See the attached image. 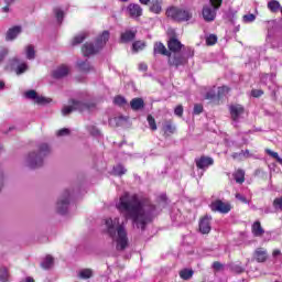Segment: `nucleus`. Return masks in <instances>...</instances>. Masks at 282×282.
Wrapping results in <instances>:
<instances>
[{
	"instance_id": "nucleus-1",
	"label": "nucleus",
	"mask_w": 282,
	"mask_h": 282,
	"mask_svg": "<svg viewBox=\"0 0 282 282\" xmlns=\"http://www.w3.org/2000/svg\"><path fill=\"white\" fill-rule=\"evenodd\" d=\"M117 210L124 215L126 219H131L137 224V228L145 230L147 224L153 221V213L156 210L155 204L149 198H142L138 194L124 192L116 204Z\"/></svg>"
},
{
	"instance_id": "nucleus-2",
	"label": "nucleus",
	"mask_w": 282,
	"mask_h": 282,
	"mask_svg": "<svg viewBox=\"0 0 282 282\" xmlns=\"http://www.w3.org/2000/svg\"><path fill=\"white\" fill-rule=\"evenodd\" d=\"M105 226L106 232L111 239H116L117 235V250H127V247L129 246V238L127 237V229H124V225H120V218H107L105 220Z\"/></svg>"
},
{
	"instance_id": "nucleus-3",
	"label": "nucleus",
	"mask_w": 282,
	"mask_h": 282,
	"mask_svg": "<svg viewBox=\"0 0 282 282\" xmlns=\"http://www.w3.org/2000/svg\"><path fill=\"white\" fill-rule=\"evenodd\" d=\"M50 153H52V150L47 143L40 144L37 153L31 152L26 159L29 169H41L43 166V158H47Z\"/></svg>"
},
{
	"instance_id": "nucleus-4",
	"label": "nucleus",
	"mask_w": 282,
	"mask_h": 282,
	"mask_svg": "<svg viewBox=\"0 0 282 282\" xmlns=\"http://www.w3.org/2000/svg\"><path fill=\"white\" fill-rule=\"evenodd\" d=\"M109 36H110L109 31H104L102 34H100L97 37L95 44L86 42L82 46V52H83L84 56H94V54H98V52H100L101 47H105V45H107V41H109Z\"/></svg>"
},
{
	"instance_id": "nucleus-5",
	"label": "nucleus",
	"mask_w": 282,
	"mask_h": 282,
	"mask_svg": "<svg viewBox=\"0 0 282 282\" xmlns=\"http://www.w3.org/2000/svg\"><path fill=\"white\" fill-rule=\"evenodd\" d=\"M165 17L171 19V21H175L176 23H186V21H191V19H193V12L177 6H170L165 10Z\"/></svg>"
},
{
	"instance_id": "nucleus-6",
	"label": "nucleus",
	"mask_w": 282,
	"mask_h": 282,
	"mask_svg": "<svg viewBox=\"0 0 282 282\" xmlns=\"http://www.w3.org/2000/svg\"><path fill=\"white\" fill-rule=\"evenodd\" d=\"M195 56V51L191 47H186V53H172L171 56H167V64L170 67H184V65H188V59Z\"/></svg>"
},
{
	"instance_id": "nucleus-7",
	"label": "nucleus",
	"mask_w": 282,
	"mask_h": 282,
	"mask_svg": "<svg viewBox=\"0 0 282 282\" xmlns=\"http://www.w3.org/2000/svg\"><path fill=\"white\" fill-rule=\"evenodd\" d=\"M209 208L212 213H220V215H228L232 210V205L221 199H216L210 203Z\"/></svg>"
},
{
	"instance_id": "nucleus-8",
	"label": "nucleus",
	"mask_w": 282,
	"mask_h": 282,
	"mask_svg": "<svg viewBox=\"0 0 282 282\" xmlns=\"http://www.w3.org/2000/svg\"><path fill=\"white\" fill-rule=\"evenodd\" d=\"M185 50L184 44L177 39V34L173 32L167 40V52H170V56L172 54H177Z\"/></svg>"
},
{
	"instance_id": "nucleus-9",
	"label": "nucleus",
	"mask_w": 282,
	"mask_h": 282,
	"mask_svg": "<svg viewBox=\"0 0 282 282\" xmlns=\"http://www.w3.org/2000/svg\"><path fill=\"white\" fill-rule=\"evenodd\" d=\"M212 221L213 216L208 214L199 218L198 230L200 235H210V230H213Z\"/></svg>"
},
{
	"instance_id": "nucleus-10",
	"label": "nucleus",
	"mask_w": 282,
	"mask_h": 282,
	"mask_svg": "<svg viewBox=\"0 0 282 282\" xmlns=\"http://www.w3.org/2000/svg\"><path fill=\"white\" fill-rule=\"evenodd\" d=\"M196 169H199L200 171H206L209 166H213L215 164V160L210 156L202 155L198 159H195Z\"/></svg>"
},
{
	"instance_id": "nucleus-11",
	"label": "nucleus",
	"mask_w": 282,
	"mask_h": 282,
	"mask_svg": "<svg viewBox=\"0 0 282 282\" xmlns=\"http://www.w3.org/2000/svg\"><path fill=\"white\" fill-rule=\"evenodd\" d=\"M69 206V191H65L62 199L57 202V213L59 215H65L67 213V207Z\"/></svg>"
},
{
	"instance_id": "nucleus-12",
	"label": "nucleus",
	"mask_w": 282,
	"mask_h": 282,
	"mask_svg": "<svg viewBox=\"0 0 282 282\" xmlns=\"http://www.w3.org/2000/svg\"><path fill=\"white\" fill-rule=\"evenodd\" d=\"M202 14L204 21H206L207 23H212V21H215V19H217V9H214L209 6H204Z\"/></svg>"
},
{
	"instance_id": "nucleus-13",
	"label": "nucleus",
	"mask_w": 282,
	"mask_h": 282,
	"mask_svg": "<svg viewBox=\"0 0 282 282\" xmlns=\"http://www.w3.org/2000/svg\"><path fill=\"white\" fill-rule=\"evenodd\" d=\"M127 12H128L130 19H140V17H142V14H143L142 7L138 3H130L127 7Z\"/></svg>"
},
{
	"instance_id": "nucleus-14",
	"label": "nucleus",
	"mask_w": 282,
	"mask_h": 282,
	"mask_svg": "<svg viewBox=\"0 0 282 282\" xmlns=\"http://www.w3.org/2000/svg\"><path fill=\"white\" fill-rule=\"evenodd\" d=\"M229 112L231 116V120H234V122H237V120H239V116H243V113L246 112V108H243V106L239 104L231 105L229 107Z\"/></svg>"
},
{
	"instance_id": "nucleus-15",
	"label": "nucleus",
	"mask_w": 282,
	"mask_h": 282,
	"mask_svg": "<svg viewBox=\"0 0 282 282\" xmlns=\"http://www.w3.org/2000/svg\"><path fill=\"white\" fill-rule=\"evenodd\" d=\"M70 105H73L75 111H79L80 113H83V111H89L91 107H95L94 104H87L74 99L70 100Z\"/></svg>"
},
{
	"instance_id": "nucleus-16",
	"label": "nucleus",
	"mask_w": 282,
	"mask_h": 282,
	"mask_svg": "<svg viewBox=\"0 0 282 282\" xmlns=\"http://www.w3.org/2000/svg\"><path fill=\"white\" fill-rule=\"evenodd\" d=\"M253 256L258 263H265L268 261V250L261 247L254 250Z\"/></svg>"
},
{
	"instance_id": "nucleus-17",
	"label": "nucleus",
	"mask_w": 282,
	"mask_h": 282,
	"mask_svg": "<svg viewBox=\"0 0 282 282\" xmlns=\"http://www.w3.org/2000/svg\"><path fill=\"white\" fill-rule=\"evenodd\" d=\"M175 124H173V120H165L162 127V131L164 133V135H166V138H169V135H173V133H175Z\"/></svg>"
},
{
	"instance_id": "nucleus-18",
	"label": "nucleus",
	"mask_w": 282,
	"mask_h": 282,
	"mask_svg": "<svg viewBox=\"0 0 282 282\" xmlns=\"http://www.w3.org/2000/svg\"><path fill=\"white\" fill-rule=\"evenodd\" d=\"M251 232L253 237H263L265 235V229L261 226V221L256 220L251 226Z\"/></svg>"
},
{
	"instance_id": "nucleus-19",
	"label": "nucleus",
	"mask_w": 282,
	"mask_h": 282,
	"mask_svg": "<svg viewBox=\"0 0 282 282\" xmlns=\"http://www.w3.org/2000/svg\"><path fill=\"white\" fill-rule=\"evenodd\" d=\"M149 12H152V14H162V0H151Z\"/></svg>"
},
{
	"instance_id": "nucleus-20",
	"label": "nucleus",
	"mask_w": 282,
	"mask_h": 282,
	"mask_svg": "<svg viewBox=\"0 0 282 282\" xmlns=\"http://www.w3.org/2000/svg\"><path fill=\"white\" fill-rule=\"evenodd\" d=\"M135 31L126 30L120 34V43H131L135 39Z\"/></svg>"
},
{
	"instance_id": "nucleus-21",
	"label": "nucleus",
	"mask_w": 282,
	"mask_h": 282,
	"mask_svg": "<svg viewBox=\"0 0 282 282\" xmlns=\"http://www.w3.org/2000/svg\"><path fill=\"white\" fill-rule=\"evenodd\" d=\"M154 54H161V56H171V52L166 48L164 43L156 42L153 48Z\"/></svg>"
},
{
	"instance_id": "nucleus-22",
	"label": "nucleus",
	"mask_w": 282,
	"mask_h": 282,
	"mask_svg": "<svg viewBox=\"0 0 282 282\" xmlns=\"http://www.w3.org/2000/svg\"><path fill=\"white\" fill-rule=\"evenodd\" d=\"M144 99L140 97H135L130 101L132 111H141V109H144Z\"/></svg>"
},
{
	"instance_id": "nucleus-23",
	"label": "nucleus",
	"mask_w": 282,
	"mask_h": 282,
	"mask_svg": "<svg viewBox=\"0 0 282 282\" xmlns=\"http://www.w3.org/2000/svg\"><path fill=\"white\" fill-rule=\"evenodd\" d=\"M69 74V67L66 65L59 66L53 72V78H65Z\"/></svg>"
},
{
	"instance_id": "nucleus-24",
	"label": "nucleus",
	"mask_w": 282,
	"mask_h": 282,
	"mask_svg": "<svg viewBox=\"0 0 282 282\" xmlns=\"http://www.w3.org/2000/svg\"><path fill=\"white\" fill-rule=\"evenodd\" d=\"M77 67L79 72H84V74H89V72H94V66L89 64V61H79L77 62Z\"/></svg>"
},
{
	"instance_id": "nucleus-25",
	"label": "nucleus",
	"mask_w": 282,
	"mask_h": 282,
	"mask_svg": "<svg viewBox=\"0 0 282 282\" xmlns=\"http://www.w3.org/2000/svg\"><path fill=\"white\" fill-rule=\"evenodd\" d=\"M21 34V26H13L7 32V41H14Z\"/></svg>"
},
{
	"instance_id": "nucleus-26",
	"label": "nucleus",
	"mask_w": 282,
	"mask_h": 282,
	"mask_svg": "<svg viewBox=\"0 0 282 282\" xmlns=\"http://www.w3.org/2000/svg\"><path fill=\"white\" fill-rule=\"evenodd\" d=\"M193 274H195L193 269H183L178 272V275L183 281H191V279H193Z\"/></svg>"
},
{
	"instance_id": "nucleus-27",
	"label": "nucleus",
	"mask_w": 282,
	"mask_h": 282,
	"mask_svg": "<svg viewBox=\"0 0 282 282\" xmlns=\"http://www.w3.org/2000/svg\"><path fill=\"white\" fill-rule=\"evenodd\" d=\"M234 180L236 181L237 184H243V182H246V172L241 169H238L234 173Z\"/></svg>"
},
{
	"instance_id": "nucleus-28",
	"label": "nucleus",
	"mask_w": 282,
	"mask_h": 282,
	"mask_svg": "<svg viewBox=\"0 0 282 282\" xmlns=\"http://www.w3.org/2000/svg\"><path fill=\"white\" fill-rule=\"evenodd\" d=\"M268 10L272 12L273 14H276L281 10V3L276 0H271L267 4Z\"/></svg>"
},
{
	"instance_id": "nucleus-29",
	"label": "nucleus",
	"mask_w": 282,
	"mask_h": 282,
	"mask_svg": "<svg viewBox=\"0 0 282 282\" xmlns=\"http://www.w3.org/2000/svg\"><path fill=\"white\" fill-rule=\"evenodd\" d=\"M52 265H54V258L52 256H46L44 261L41 263V268H43V270H50Z\"/></svg>"
},
{
	"instance_id": "nucleus-30",
	"label": "nucleus",
	"mask_w": 282,
	"mask_h": 282,
	"mask_svg": "<svg viewBox=\"0 0 282 282\" xmlns=\"http://www.w3.org/2000/svg\"><path fill=\"white\" fill-rule=\"evenodd\" d=\"M144 47H147V43L144 41H135L132 43V51L135 53L142 52Z\"/></svg>"
},
{
	"instance_id": "nucleus-31",
	"label": "nucleus",
	"mask_w": 282,
	"mask_h": 282,
	"mask_svg": "<svg viewBox=\"0 0 282 282\" xmlns=\"http://www.w3.org/2000/svg\"><path fill=\"white\" fill-rule=\"evenodd\" d=\"M25 52H26V58L29 61H34V58H36V51H34L33 45H28L25 48Z\"/></svg>"
},
{
	"instance_id": "nucleus-32",
	"label": "nucleus",
	"mask_w": 282,
	"mask_h": 282,
	"mask_svg": "<svg viewBox=\"0 0 282 282\" xmlns=\"http://www.w3.org/2000/svg\"><path fill=\"white\" fill-rule=\"evenodd\" d=\"M85 39H87V34L80 33L78 35H75L72 41V45H80V43L85 42Z\"/></svg>"
},
{
	"instance_id": "nucleus-33",
	"label": "nucleus",
	"mask_w": 282,
	"mask_h": 282,
	"mask_svg": "<svg viewBox=\"0 0 282 282\" xmlns=\"http://www.w3.org/2000/svg\"><path fill=\"white\" fill-rule=\"evenodd\" d=\"M113 173L120 177L127 173V169H124V165L118 164L113 167Z\"/></svg>"
},
{
	"instance_id": "nucleus-34",
	"label": "nucleus",
	"mask_w": 282,
	"mask_h": 282,
	"mask_svg": "<svg viewBox=\"0 0 282 282\" xmlns=\"http://www.w3.org/2000/svg\"><path fill=\"white\" fill-rule=\"evenodd\" d=\"M10 273L7 268H0V281L6 282L9 281Z\"/></svg>"
},
{
	"instance_id": "nucleus-35",
	"label": "nucleus",
	"mask_w": 282,
	"mask_h": 282,
	"mask_svg": "<svg viewBox=\"0 0 282 282\" xmlns=\"http://www.w3.org/2000/svg\"><path fill=\"white\" fill-rule=\"evenodd\" d=\"M93 275L94 272L91 271V269H84L79 272L80 279H91Z\"/></svg>"
},
{
	"instance_id": "nucleus-36",
	"label": "nucleus",
	"mask_w": 282,
	"mask_h": 282,
	"mask_svg": "<svg viewBox=\"0 0 282 282\" xmlns=\"http://www.w3.org/2000/svg\"><path fill=\"white\" fill-rule=\"evenodd\" d=\"M226 94H230V87L221 86L218 88V93H217L218 98H224Z\"/></svg>"
},
{
	"instance_id": "nucleus-37",
	"label": "nucleus",
	"mask_w": 282,
	"mask_h": 282,
	"mask_svg": "<svg viewBox=\"0 0 282 282\" xmlns=\"http://www.w3.org/2000/svg\"><path fill=\"white\" fill-rule=\"evenodd\" d=\"M148 123L152 131H158V123L155 122V118L153 116H148Z\"/></svg>"
},
{
	"instance_id": "nucleus-38",
	"label": "nucleus",
	"mask_w": 282,
	"mask_h": 282,
	"mask_svg": "<svg viewBox=\"0 0 282 282\" xmlns=\"http://www.w3.org/2000/svg\"><path fill=\"white\" fill-rule=\"evenodd\" d=\"M210 8L214 10H219L224 6V0H209Z\"/></svg>"
},
{
	"instance_id": "nucleus-39",
	"label": "nucleus",
	"mask_w": 282,
	"mask_h": 282,
	"mask_svg": "<svg viewBox=\"0 0 282 282\" xmlns=\"http://www.w3.org/2000/svg\"><path fill=\"white\" fill-rule=\"evenodd\" d=\"M25 72H28V64L26 63H22V64L18 65V67L15 69V74L18 76H21V74H25Z\"/></svg>"
},
{
	"instance_id": "nucleus-40",
	"label": "nucleus",
	"mask_w": 282,
	"mask_h": 282,
	"mask_svg": "<svg viewBox=\"0 0 282 282\" xmlns=\"http://www.w3.org/2000/svg\"><path fill=\"white\" fill-rule=\"evenodd\" d=\"M217 44V35L210 34L206 37V45L213 46Z\"/></svg>"
},
{
	"instance_id": "nucleus-41",
	"label": "nucleus",
	"mask_w": 282,
	"mask_h": 282,
	"mask_svg": "<svg viewBox=\"0 0 282 282\" xmlns=\"http://www.w3.org/2000/svg\"><path fill=\"white\" fill-rule=\"evenodd\" d=\"M115 105H118L119 107H124L127 105V99L122 96H116L113 99Z\"/></svg>"
},
{
	"instance_id": "nucleus-42",
	"label": "nucleus",
	"mask_w": 282,
	"mask_h": 282,
	"mask_svg": "<svg viewBox=\"0 0 282 282\" xmlns=\"http://www.w3.org/2000/svg\"><path fill=\"white\" fill-rule=\"evenodd\" d=\"M231 271L236 274H243V272H246V269L241 264H234L231 265Z\"/></svg>"
},
{
	"instance_id": "nucleus-43",
	"label": "nucleus",
	"mask_w": 282,
	"mask_h": 282,
	"mask_svg": "<svg viewBox=\"0 0 282 282\" xmlns=\"http://www.w3.org/2000/svg\"><path fill=\"white\" fill-rule=\"evenodd\" d=\"M203 112H204V106L202 104L194 105V110H193L194 116H199V113H203Z\"/></svg>"
},
{
	"instance_id": "nucleus-44",
	"label": "nucleus",
	"mask_w": 282,
	"mask_h": 282,
	"mask_svg": "<svg viewBox=\"0 0 282 282\" xmlns=\"http://www.w3.org/2000/svg\"><path fill=\"white\" fill-rule=\"evenodd\" d=\"M39 94L36 93V90H28L25 93V98H29V100H36Z\"/></svg>"
},
{
	"instance_id": "nucleus-45",
	"label": "nucleus",
	"mask_w": 282,
	"mask_h": 282,
	"mask_svg": "<svg viewBox=\"0 0 282 282\" xmlns=\"http://www.w3.org/2000/svg\"><path fill=\"white\" fill-rule=\"evenodd\" d=\"M55 17H56L58 23H63V19L65 17V12H63V10H61V9H56L55 10Z\"/></svg>"
},
{
	"instance_id": "nucleus-46",
	"label": "nucleus",
	"mask_w": 282,
	"mask_h": 282,
	"mask_svg": "<svg viewBox=\"0 0 282 282\" xmlns=\"http://www.w3.org/2000/svg\"><path fill=\"white\" fill-rule=\"evenodd\" d=\"M72 111H75V110H74V104H72L70 106H65V107L62 109L63 116H69V113H72Z\"/></svg>"
},
{
	"instance_id": "nucleus-47",
	"label": "nucleus",
	"mask_w": 282,
	"mask_h": 282,
	"mask_svg": "<svg viewBox=\"0 0 282 282\" xmlns=\"http://www.w3.org/2000/svg\"><path fill=\"white\" fill-rule=\"evenodd\" d=\"M174 113L178 118H182V116H184V106H182V105L176 106L174 109Z\"/></svg>"
},
{
	"instance_id": "nucleus-48",
	"label": "nucleus",
	"mask_w": 282,
	"mask_h": 282,
	"mask_svg": "<svg viewBox=\"0 0 282 282\" xmlns=\"http://www.w3.org/2000/svg\"><path fill=\"white\" fill-rule=\"evenodd\" d=\"M256 19H257V15H254L252 13L243 15V21L246 23H252V21H254Z\"/></svg>"
},
{
	"instance_id": "nucleus-49",
	"label": "nucleus",
	"mask_w": 282,
	"mask_h": 282,
	"mask_svg": "<svg viewBox=\"0 0 282 282\" xmlns=\"http://www.w3.org/2000/svg\"><path fill=\"white\" fill-rule=\"evenodd\" d=\"M251 96H252V98H261V96H263V90L262 89H252Z\"/></svg>"
},
{
	"instance_id": "nucleus-50",
	"label": "nucleus",
	"mask_w": 282,
	"mask_h": 282,
	"mask_svg": "<svg viewBox=\"0 0 282 282\" xmlns=\"http://www.w3.org/2000/svg\"><path fill=\"white\" fill-rule=\"evenodd\" d=\"M9 51L6 47L0 48V63H3L6 56H8Z\"/></svg>"
},
{
	"instance_id": "nucleus-51",
	"label": "nucleus",
	"mask_w": 282,
	"mask_h": 282,
	"mask_svg": "<svg viewBox=\"0 0 282 282\" xmlns=\"http://www.w3.org/2000/svg\"><path fill=\"white\" fill-rule=\"evenodd\" d=\"M35 102L36 105H45L50 101L47 100V98L37 95V97L35 98Z\"/></svg>"
},
{
	"instance_id": "nucleus-52",
	"label": "nucleus",
	"mask_w": 282,
	"mask_h": 282,
	"mask_svg": "<svg viewBox=\"0 0 282 282\" xmlns=\"http://www.w3.org/2000/svg\"><path fill=\"white\" fill-rule=\"evenodd\" d=\"M6 6L2 8V12H10V6L14 3V0H4Z\"/></svg>"
},
{
	"instance_id": "nucleus-53",
	"label": "nucleus",
	"mask_w": 282,
	"mask_h": 282,
	"mask_svg": "<svg viewBox=\"0 0 282 282\" xmlns=\"http://www.w3.org/2000/svg\"><path fill=\"white\" fill-rule=\"evenodd\" d=\"M273 206L275 208H280V210H282V196L281 197H278V198H274L273 200Z\"/></svg>"
},
{
	"instance_id": "nucleus-54",
	"label": "nucleus",
	"mask_w": 282,
	"mask_h": 282,
	"mask_svg": "<svg viewBox=\"0 0 282 282\" xmlns=\"http://www.w3.org/2000/svg\"><path fill=\"white\" fill-rule=\"evenodd\" d=\"M235 197H236V199H238L242 204H248V198H246V196H243V195H241L239 193H236Z\"/></svg>"
},
{
	"instance_id": "nucleus-55",
	"label": "nucleus",
	"mask_w": 282,
	"mask_h": 282,
	"mask_svg": "<svg viewBox=\"0 0 282 282\" xmlns=\"http://www.w3.org/2000/svg\"><path fill=\"white\" fill-rule=\"evenodd\" d=\"M213 268H214V270H216V272H219V270L224 269V264L221 262H219V261H215L213 263Z\"/></svg>"
},
{
	"instance_id": "nucleus-56",
	"label": "nucleus",
	"mask_w": 282,
	"mask_h": 282,
	"mask_svg": "<svg viewBox=\"0 0 282 282\" xmlns=\"http://www.w3.org/2000/svg\"><path fill=\"white\" fill-rule=\"evenodd\" d=\"M57 135H58V137L69 135V129L63 128V129L58 130V131H57Z\"/></svg>"
},
{
	"instance_id": "nucleus-57",
	"label": "nucleus",
	"mask_w": 282,
	"mask_h": 282,
	"mask_svg": "<svg viewBox=\"0 0 282 282\" xmlns=\"http://www.w3.org/2000/svg\"><path fill=\"white\" fill-rule=\"evenodd\" d=\"M231 158H232V160H243V156H242V153L241 152H234L232 154H231Z\"/></svg>"
},
{
	"instance_id": "nucleus-58",
	"label": "nucleus",
	"mask_w": 282,
	"mask_h": 282,
	"mask_svg": "<svg viewBox=\"0 0 282 282\" xmlns=\"http://www.w3.org/2000/svg\"><path fill=\"white\" fill-rule=\"evenodd\" d=\"M242 153V160H248V158H251L252 154H250V150H241Z\"/></svg>"
},
{
	"instance_id": "nucleus-59",
	"label": "nucleus",
	"mask_w": 282,
	"mask_h": 282,
	"mask_svg": "<svg viewBox=\"0 0 282 282\" xmlns=\"http://www.w3.org/2000/svg\"><path fill=\"white\" fill-rule=\"evenodd\" d=\"M139 69L140 72H147L149 69V66L144 63L139 64Z\"/></svg>"
},
{
	"instance_id": "nucleus-60",
	"label": "nucleus",
	"mask_w": 282,
	"mask_h": 282,
	"mask_svg": "<svg viewBox=\"0 0 282 282\" xmlns=\"http://www.w3.org/2000/svg\"><path fill=\"white\" fill-rule=\"evenodd\" d=\"M215 97H216L215 93H207L206 94V99L207 100H214Z\"/></svg>"
},
{
	"instance_id": "nucleus-61",
	"label": "nucleus",
	"mask_w": 282,
	"mask_h": 282,
	"mask_svg": "<svg viewBox=\"0 0 282 282\" xmlns=\"http://www.w3.org/2000/svg\"><path fill=\"white\" fill-rule=\"evenodd\" d=\"M11 65H19V58L13 57L10 59Z\"/></svg>"
},
{
	"instance_id": "nucleus-62",
	"label": "nucleus",
	"mask_w": 282,
	"mask_h": 282,
	"mask_svg": "<svg viewBox=\"0 0 282 282\" xmlns=\"http://www.w3.org/2000/svg\"><path fill=\"white\" fill-rule=\"evenodd\" d=\"M139 3H141V6H149V3H151V0H139Z\"/></svg>"
},
{
	"instance_id": "nucleus-63",
	"label": "nucleus",
	"mask_w": 282,
	"mask_h": 282,
	"mask_svg": "<svg viewBox=\"0 0 282 282\" xmlns=\"http://www.w3.org/2000/svg\"><path fill=\"white\" fill-rule=\"evenodd\" d=\"M272 254H273V257H279V254H281V250L275 249V250H273Z\"/></svg>"
},
{
	"instance_id": "nucleus-64",
	"label": "nucleus",
	"mask_w": 282,
	"mask_h": 282,
	"mask_svg": "<svg viewBox=\"0 0 282 282\" xmlns=\"http://www.w3.org/2000/svg\"><path fill=\"white\" fill-rule=\"evenodd\" d=\"M25 282H34V278L28 276V278L25 279Z\"/></svg>"
}]
</instances>
